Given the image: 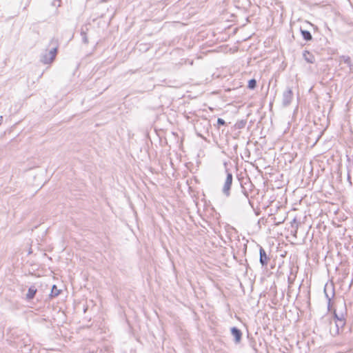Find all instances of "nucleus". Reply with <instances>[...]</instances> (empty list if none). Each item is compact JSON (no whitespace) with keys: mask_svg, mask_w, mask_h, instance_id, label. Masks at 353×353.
Listing matches in <instances>:
<instances>
[{"mask_svg":"<svg viewBox=\"0 0 353 353\" xmlns=\"http://www.w3.org/2000/svg\"><path fill=\"white\" fill-rule=\"evenodd\" d=\"M37 292V290L34 287L29 288L28 292L26 294V297L28 299H32Z\"/></svg>","mask_w":353,"mask_h":353,"instance_id":"0eeeda50","label":"nucleus"},{"mask_svg":"<svg viewBox=\"0 0 353 353\" xmlns=\"http://www.w3.org/2000/svg\"><path fill=\"white\" fill-rule=\"evenodd\" d=\"M57 52V48L52 47L48 51L46 52L45 54L42 55L41 61L45 63H50L55 57Z\"/></svg>","mask_w":353,"mask_h":353,"instance_id":"f257e3e1","label":"nucleus"},{"mask_svg":"<svg viewBox=\"0 0 353 353\" xmlns=\"http://www.w3.org/2000/svg\"><path fill=\"white\" fill-rule=\"evenodd\" d=\"M231 334L234 339V341L236 343H239L241 339L242 333L241 332L237 329L236 327L231 328Z\"/></svg>","mask_w":353,"mask_h":353,"instance_id":"7ed1b4c3","label":"nucleus"},{"mask_svg":"<svg viewBox=\"0 0 353 353\" xmlns=\"http://www.w3.org/2000/svg\"><path fill=\"white\" fill-rule=\"evenodd\" d=\"M217 123L219 125H224L225 124V121L223 119H222L219 118L218 120H217Z\"/></svg>","mask_w":353,"mask_h":353,"instance_id":"9b49d317","label":"nucleus"},{"mask_svg":"<svg viewBox=\"0 0 353 353\" xmlns=\"http://www.w3.org/2000/svg\"><path fill=\"white\" fill-rule=\"evenodd\" d=\"M292 99V92L291 89H288L283 92V104L288 105Z\"/></svg>","mask_w":353,"mask_h":353,"instance_id":"20e7f679","label":"nucleus"},{"mask_svg":"<svg viewBox=\"0 0 353 353\" xmlns=\"http://www.w3.org/2000/svg\"><path fill=\"white\" fill-rule=\"evenodd\" d=\"M232 183V174L231 173L227 174V177L225 181L223 187V192L225 195L229 196L230 190Z\"/></svg>","mask_w":353,"mask_h":353,"instance_id":"f03ea898","label":"nucleus"},{"mask_svg":"<svg viewBox=\"0 0 353 353\" xmlns=\"http://www.w3.org/2000/svg\"><path fill=\"white\" fill-rule=\"evenodd\" d=\"M256 81L255 79H251L248 82V88L250 89H254L256 87Z\"/></svg>","mask_w":353,"mask_h":353,"instance_id":"9d476101","label":"nucleus"},{"mask_svg":"<svg viewBox=\"0 0 353 353\" xmlns=\"http://www.w3.org/2000/svg\"><path fill=\"white\" fill-rule=\"evenodd\" d=\"M303 55L307 62L312 63L314 61V56L308 51H305Z\"/></svg>","mask_w":353,"mask_h":353,"instance_id":"423d86ee","label":"nucleus"},{"mask_svg":"<svg viewBox=\"0 0 353 353\" xmlns=\"http://www.w3.org/2000/svg\"><path fill=\"white\" fill-rule=\"evenodd\" d=\"M59 294V290L57 288L56 285H53L51 291V296H55Z\"/></svg>","mask_w":353,"mask_h":353,"instance_id":"1a4fd4ad","label":"nucleus"},{"mask_svg":"<svg viewBox=\"0 0 353 353\" xmlns=\"http://www.w3.org/2000/svg\"><path fill=\"white\" fill-rule=\"evenodd\" d=\"M301 34H302V36L303 37V38L307 40V41H310L312 39V35L310 34V32L309 31H307V30H301Z\"/></svg>","mask_w":353,"mask_h":353,"instance_id":"6e6552de","label":"nucleus"},{"mask_svg":"<svg viewBox=\"0 0 353 353\" xmlns=\"http://www.w3.org/2000/svg\"><path fill=\"white\" fill-rule=\"evenodd\" d=\"M2 119H3V117L1 116H0V125L1 124Z\"/></svg>","mask_w":353,"mask_h":353,"instance_id":"f8f14e48","label":"nucleus"},{"mask_svg":"<svg viewBox=\"0 0 353 353\" xmlns=\"http://www.w3.org/2000/svg\"><path fill=\"white\" fill-rule=\"evenodd\" d=\"M259 254H260V263L261 264L264 266L266 265L268 263V256L265 253V251L264 249L261 247L259 250Z\"/></svg>","mask_w":353,"mask_h":353,"instance_id":"39448f33","label":"nucleus"}]
</instances>
